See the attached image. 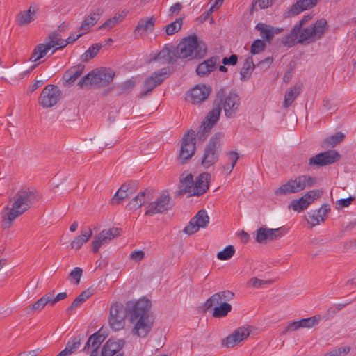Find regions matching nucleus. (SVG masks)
Here are the masks:
<instances>
[{
  "mask_svg": "<svg viewBox=\"0 0 356 356\" xmlns=\"http://www.w3.org/2000/svg\"><path fill=\"white\" fill-rule=\"evenodd\" d=\"M151 307V301L145 298L126 303L127 317L134 324L131 331L133 334L146 337L152 330L154 320L149 315Z\"/></svg>",
  "mask_w": 356,
  "mask_h": 356,
  "instance_id": "f257e3e1",
  "label": "nucleus"
},
{
  "mask_svg": "<svg viewBox=\"0 0 356 356\" xmlns=\"http://www.w3.org/2000/svg\"><path fill=\"white\" fill-rule=\"evenodd\" d=\"M41 198V195L34 188L24 187L15 194L13 197V203L10 208L6 206L2 212V227L9 228L13 221L29 210L33 204Z\"/></svg>",
  "mask_w": 356,
  "mask_h": 356,
  "instance_id": "f03ea898",
  "label": "nucleus"
},
{
  "mask_svg": "<svg viewBox=\"0 0 356 356\" xmlns=\"http://www.w3.org/2000/svg\"><path fill=\"white\" fill-rule=\"evenodd\" d=\"M175 49L178 58H185L189 56L201 58L204 56L207 50L205 44L200 42L195 35L184 38Z\"/></svg>",
  "mask_w": 356,
  "mask_h": 356,
  "instance_id": "7ed1b4c3",
  "label": "nucleus"
},
{
  "mask_svg": "<svg viewBox=\"0 0 356 356\" xmlns=\"http://www.w3.org/2000/svg\"><path fill=\"white\" fill-rule=\"evenodd\" d=\"M115 76V72L108 67L96 68L83 76L78 82L80 88H89L92 86L104 87L111 83Z\"/></svg>",
  "mask_w": 356,
  "mask_h": 356,
  "instance_id": "20e7f679",
  "label": "nucleus"
},
{
  "mask_svg": "<svg viewBox=\"0 0 356 356\" xmlns=\"http://www.w3.org/2000/svg\"><path fill=\"white\" fill-rule=\"evenodd\" d=\"M223 138L224 134L218 132L210 138L206 145L201 161V164L204 168H209L218 162Z\"/></svg>",
  "mask_w": 356,
  "mask_h": 356,
  "instance_id": "39448f33",
  "label": "nucleus"
},
{
  "mask_svg": "<svg viewBox=\"0 0 356 356\" xmlns=\"http://www.w3.org/2000/svg\"><path fill=\"white\" fill-rule=\"evenodd\" d=\"M316 183L315 177L309 175H299L289 180L286 184L277 188L274 193L276 195H286L298 193L306 188H311Z\"/></svg>",
  "mask_w": 356,
  "mask_h": 356,
  "instance_id": "423d86ee",
  "label": "nucleus"
},
{
  "mask_svg": "<svg viewBox=\"0 0 356 356\" xmlns=\"http://www.w3.org/2000/svg\"><path fill=\"white\" fill-rule=\"evenodd\" d=\"M327 30V22L325 19L317 20L312 26L301 28L298 33V42L300 44H307L321 39Z\"/></svg>",
  "mask_w": 356,
  "mask_h": 356,
  "instance_id": "0eeeda50",
  "label": "nucleus"
},
{
  "mask_svg": "<svg viewBox=\"0 0 356 356\" xmlns=\"http://www.w3.org/2000/svg\"><path fill=\"white\" fill-rule=\"evenodd\" d=\"M196 150L195 132L193 129L185 133L182 138L178 161L184 164L194 155Z\"/></svg>",
  "mask_w": 356,
  "mask_h": 356,
  "instance_id": "6e6552de",
  "label": "nucleus"
},
{
  "mask_svg": "<svg viewBox=\"0 0 356 356\" xmlns=\"http://www.w3.org/2000/svg\"><path fill=\"white\" fill-rule=\"evenodd\" d=\"M62 92L56 85L46 86L39 97L38 102L44 108H51L61 99Z\"/></svg>",
  "mask_w": 356,
  "mask_h": 356,
  "instance_id": "1a4fd4ad",
  "label": "nucleus"
},
{
  "mask_svg": "<svg viewBox=\"0 0 356 356\" xmlns=\"http://www.w3.org/2000/svg\"><path fill=\"white\" fill-rule=\"evenodd\" d=\"M168 191H163L154 202H151L147 207L145 216H154L161 213L172 209V204Z\"/></svg>",
  "mask_w": 356,
  "mask_h": 356,
  "instance_id": "9d476101",
  "label": "nucleus"
},
{
  "mask_svg": "<svg viewBox=\"0 0 356 356\" xmlns=\"http://www.w3.org/2000/svg\"><path fill=\"white\" fill-rule=\"evenodd\" d=\"M170 74L169 67H163L156 72L145 80L143 84L144 90L140 93V97H145L149 92L152 91L156 86L161 85L163 81Z\"/></svg>",
  "mask_w": 356,
  "mask_h": 356,
  "instance_id": "9b49d317",
  "label": "nucleus"
},
{
  "mask_svg": "<svg viewBox=\"0 0 356 356\" xmlns=\"http://www.w3.org/2000/svg\"><path fill=\"white\" fill-rule=\"evenodd\" d=\"M126 316L127 317L126 308L124 309L121 303H114L110 309L108 322L111 327L115 331L122 330L125 324Z\"/></svg>",
  "mask_w": 356,
  "mask_h": 356,
  "instance_id": "f8f14e48",
  "label": "nucleus"
},
{
  "mask_svg": "<svg viewBox=\"0 0 356 356\" xmlns=\"http://www.w3.org/2000/svg\"><path fill=\"white\" fill-rule=\"evenodd\" d=\"M240 100V97L236 90H232L226 95L225 90L224 89L222 106L227 118H233L236 115L241 104Z\"/></svg>",
  "mask_w": 356,
  "mask_h": 356,
  "instance_id": "ddd939ff",
  "label": "nucleus"
},
{
  "mask_svg": "<svg viewBox=\"0 0 356 356\" xmlns=\"http://www.w3.org/2000/svg\"><path fill=\"white\" fill-rule=\"evenodd\" d=\"M121 228L112 227L108 229H104L95 236L92 242V250L96 253L99 251L102 245L108 243L111 240L121 235Z\"/></svg>",
  "mask_w": 356,
  "mask_h": 356,
  "instance_id": "4468645a",
  "label": "nucleus"
},
{
  "mask_svg": "<svg viewBox=\"0 0 356 356\" xmlns=\"http://www.w3.org/2000/svg\"><path fill=\"white\" fill-rule=\"evenodd\" d=\"M340 157V154L338 152L330 149L311 157L309 160V165L310 166L316 167L329 165L338 161Z\"/></svg>",
  "mask_w": 356,
  "mask_h": 356,
  "instance_id": "2eb2a0df",
  "label": "nucleus"
},
{
  "mask_svg": "<svg viewBox=\"0 0 356 356\" xmlns=\"http://www.w3.org/2000/svg\"><path fill=\"white\" fill-rule=\"evenodd\" d=\"M209 222V217L207 211L202 209L190 220L188 225L184 227L183 232L187 235L194 234L200 228L206 227Z\"/></svg>",
  "mask_w": 356,
  "mask_h": 356,
  "instance_id": "dca6fc26",
  "label": "nucleus"
},
{
  "mask_svg": "<svg viewBox=\"0 0 356 356\" xmlns=\"http://www.w3.org/2000/svg\"><path fill=\"white\" fill-rule=\"evenodd\" d=\"M224 88H220L216 93L213 104L214 108L208 113L206 117V124L213 127L218 121L222 108Z\"/></svg>",
  "mask_w": 356,
  "mask_h": 356,
  "instance_id": "f3484780",
  "label": "nucleus"
},
{
  "mask_svg": "<svg viewBox=\"0 0 356 356\" xmlns=\"http://www.w3.org/2000/svg\"><path fill=\"white\" fill-rule=\"evenodd\" d=\"M286 229L284 227L276 229L260 227L257 230L255 240L259 243H266L267 240L274 241L284 236Z\"/></svg>",
  "mask_w": 356,
  "mask_h": 356,
  "instance_id": "a211bd4d",
  "label": "nucleus"
},
{
  "mask_svg": "<svg viewBox=\"0 0 356 356\" xmlns=\"http://www.w3.org/2000/svg\"><path fill=\"white\" fill-rule=\"evenodd\" d=\"M211 90L210 86L196 85L189 91L188 97L193 104H198L208 98Z\"/></svg>",
  "mask_w": 356,
  "mask_h": 356,
  "instance_id": "6ab92c4d",
  "label": "nucleus"
},
{
  "mask_svg": "<svg viewBox=\"0 0 356 356\" xmlns=\"http://www.w3.org/2000/svg\"><path fill=\"white\" fill-rule=\"evenodd\" d=\"M318 0H298L284 13L285 18L296 16L304 10L310 9L318 3Z\"/></svg>",
  "mask_w": 356,
  "mask_h": 356,
  "instance_id": "aec40b11",
  "label": "nucleus"
},
{
  "mask_svg": "<svg viewBox=\"0 0 356 356\" xmlns=\"http://www.w3.org/2000/svg\"><path fill=\"white\" fill-rule=\"evenodd\" d=\"M250 335L247 328L238 327L233 333L222 339V344L227 348H233Z\"/></svg>",
  "mask_w": 356,
  "mask_h": 356,
  "instance_id": "412c9836",
  "label": "nucleus"
},
{
  "mask_svg": "<svg viewBox=\"0 0 356 356\" xmlns=\"http://www.w3.org/2000/svg\"><path fill=\"white\" fill-rule=\"evenodd\" d=\"M234 297V293L229 290L220 291L216 293L208 298L204 304V309L209 310L213 306L218 305L222 301H230Z\"/></svg>",
  "mask_w": 356,
  "mask_h": 356,
  "instance_id": "4be33fe9",
  "label": "nucleus"
},
{
  "mask_svg": "<svg viewBox=\"0 0 356 356\" xmlns=\"http://www.w3.org/2000/svg\"><path fill=\"white\" fill-rule=\"evenodd\" d=\"M194 179L191 173L184 172L179 177V184L177 193L178 195H184L193 192Z\"/></svg>",
  "mask_w": 356,
  "mask_h": 356,
  "instance_id": "5701e85b",
  "label": "nucleus"
},
{
  "mask_svg": "<svg viewBox=\"0 0 356 356\" xmlns=\"http://www.w3.org/2000/svg\"><path fill=\"white\" fill-rule=\"evenodd\" d=\"M255 29L259 31L260 36L264 42L270 43L275 34H279L282 28L274 27L265 23H258Z\"/></svg>",
  "mask_w": 356,
  "mask_h": 356,
  "instance_id": "b1692460",
  "label": "nucleus"
},
{
  "mask_svg": "<svg viewBox=\"0 0 356 356\" xmlns=\"http://www.w3.org/2000/svg\"><path fill=\"white\" fill-rule=\"evenodd\" d=\"M211 175L207 172L201 173L195 181H194L193 192L189 194V197L193 195L200 196L207 192L209 189V179Z\"/></svg>",
  "mask_w": 356,
  "mask_h": 356,
  "instance_id": "393cba45",
  "label": "nucleus"
},
{
  "mask_svg": "<svg viewBox=\"0 0 356 356\" xmlns=\"http://www.w3.org/2000/svg\"><path fill=\"white\" fill-rule=\"evenodd\" d=\"M124 343L122 339H109L102 347L101 356L114 355L123 348Z\"/></svg>",
  "mask_w": 356,
  "mask_h": 356,
  "instance_id": "a878e982",
  "label": "nucleus"
},
{
  "mask_svg": "<svg viewBox=\"0 0 356 356\" xmlns=\"http://www.w3.org/2000/svg\"><path fill=\"white\" fill-rule=\"evenodd\" d=\"M84 68L85 66L82 64H78L69 68L63 75V85L65 86H72L76 79L83 74Z\"/></svg>",
  "mask_w": 356,
  "mask_h": 356,
  "instance_id": "bb28decb",
  "label": "nucleus"
},
{
  "mask_svg": "<svg viewBox=\"0 0 356 356\" xmlns=\"http://www.w3.org/2000/svg\"><path fill=\"white\" fill-rule=\"evenodd\" d=\"M218 60L219 57L215 56L201 63L196 68L197 74L200 76H204L210 74L211 72L216 70V63Z\"/></svg>",
  "mask_w": 356,
  "mask_h": 356,
  "instance_id": "cd10ccee",
  "label": "nucleus"
},
{
  "mask_svg": "<svg viewBox=\"0 0 356 356\" xmlns=\"http://www.w3.org/2000/svg\"><path fill=\"white\" fill-rule=\"evenodd\" d=\"M151 192L147 189L141 191L131 199L127 207L129 210H136L146 204L148 200H151Z\"/></svg>",
  "mask_w": 356,
  "mask_h": 356,
  "instance_id": "c85d7f7f",
  "label": "nucleus"
},
{
  "mask_svg": "<svg viewBox=\"0 0 356 356\" xmlns=\"http://www.w3.org/2000/svg\"><path fill=\"white\" fill-rule=\"evenodd\" d=\"M177 57L176 49L173 46H165L154 60H163L167 63H174Z\"/></svg>",
  "mask_w": 356,
  "mask_h": 356,
  "instance_id": "c756f323",
  "label": "nucleus"
},
{
  "mask_svg": "<svg viewBox=\"0 0 356 356\" xmlns=\"http://www.w3.org/2000/svg\"><path fill=\"white\" fill-rule=\"evenodd\" d=\"M35 10L31 6L25 11H21L16 17V24L20 26H25L34 20Z\"/></svg>",
  "mask_w": 356,
  "mask_h": 356,
  "instance_id": "7c9ffc66",
  "label": "nucleus"
},
{
  "mask_svg": "<svg viewBox=\"0 0 356 356\" xmlns=\"http://www.w3.org/2000/svg\"><path fill=\"white\" fill-rule=\"evenodd\" d=\"M102 13L103 10L101 8L96 9L95 12L91 13L83 20L81 25L79 28V31H87L90 27L94 26L99 19Z\"/></svg>",
  "mask_w": 356,
  "mask_h": 356,
  "instance_id": "2f4dec72",
  "label": "nucleus"
},
{
  "mask_svg": "<svg viewBox=\"0 0 356 356\" xmlns=\"http://www.w3.org/2000/svg\"><path fill=\"white\" fill-rule=\"evenodd\" d=\"M92 235V229L89 227L87 228L86 230H82L81 234L80 236H76L72 242H71V248L73 249L79 250L81 247L86 243L88 241L90 237Z\"/></svg>",
  "mask_w": 356,
  "mask_h": 356,
  "instance_id": "473e14b6",
  "label": "nucleus"
},
{
  "mask_svg": "<svg viewBox=\"0 0 356 356\" xmlns=\"http://www.w3.org/2000/svg\"><path fill=\"white\" fill-rule=\"evenodd\" d=\"M302 90L301 84H296L293 88L286 92L283 106L284 108L289 107L294 102L296 98L299 95Z\"/></svg>",
  "mask_w": 356,
  "mask_h": 356,
  "instance_id": "72a5a7b5",
  "label": "nucleus"
},
{
  "mask_svg": "<svg viewBox=\"0 0 356 356\" xmlns=\"http://www.w3.org/2000/svg\"><path fill=\"white\" fill-rule=\"evenodd\" d=\"M127 12L123 10L121 13H116L113 17L108 19L103 24H102L99 29H111L115 27L118 23L121 22L127 16Z\"/></svg>",
  "mask_w": 356,
  "mask_h": 356,
  "instance_id": "f704fd0d",
  "label": "nucleus"
},
{
  "mask_svg": "<svg viewBox=\"0 0 356 356\" xmlns=\"http://www.w3.org/2000/svg\"><path fill=\"white\" fill-rule=\"evenodd\" d=\"M155 22L156 18L154 17L142 18L138 22V24L134 29V33H136L137 32H139L140 30H143L144 31H153Z\"/></svg>",
  "mask_w": 356,
  "mask_h": 356,
  "instance_id": "c9c22d12",
  "label": "nucleus"
},
{
  "mask_svg": "<svg viewBox=\"0 0 356 356\" xmlns=\"http://www.w3.org/2000/svg\"><path fill=\"white\" fill-rule=\"evenodd\" d=\"M255 67V65L253 63V60L252 57H248L244 64L243 67L240 71L241 80L245 81L249 79L251 76V74Z\"/></svg>",
  "mask_w": 356,
  "mask_h": 356,
  "instance_id": "e433bc0d",
  "label": "nucleus"
},
{
  "mask_svg": "<svg viewBox=\"0 0 356 356\" xmlns=\"http://www.w3.org/2000/svg\"><path fill=\"white\" fill-rule=\"evenodd\" d=\"M213 316L215 318H223L225 317L229 312L232 310V305L226 302H221L218 305L213 306Z\"/></svg>",
  "mask_w": 356,
  "mask_h": 356,
  "instance_id": "4c0bfd02",
  "label": "nucleus"
},
{
  "mask_svg": "<svg viewBox=\"0 0 356 356\" xmlns=\"http://www.w3.org/2000/svg\"><path fill=\"white\" fill-rule=\"evenodd\" d=\"M345 138V135L341 132H337L335 134L324 139L321 145L322 147H334L336 145L341 143Z\"/></svg>",
  "mask_w": 356,
  "mask_h": 356,
  "instance_id": "58836bf2",
  "label": "nucleus"
},
{
  "mask_svg": "<svg viewBox=\"0 0 356 356\" xmlns=\"http://www.w3.org/2000/svg\"><path fill=\"white\" fill-rule=\"evenodd\" d=\"M299 33H300V30H298L297 27L294 26L291 29L290 33L289 35H287L286 36H285L282 39V42L283 44L291 47L294 46L296 44L299 43L298 42V40L299 38V36H298Z\"/></svg>",
  "mask_w": 356,
  "mask_h": 356,
  "instance_id": "ea45409f",
  "label": "nucleus"
},
{
  "mask_svg": "<svg viewBox=\"0 0 356 356\" xmlns=\"http://www.w3.org/2000/svg\"><path fill=\"white\" fill-rule=\"evenodd\" d=\"M102 47V45L100 43H95L92 44L83 54L81 55V61L88 62L90 60L95 58Z\"/></svg>",
  "mask_w": 356,
  "mask_h": 356,
  "instance_id": "a19ab883",
  "label": "nucleus"
},
{
  "mask_svg": "<svg viewBox=\"0 0 356 356\" xmlns=\"http://www.w3.org/2000/svg\"><path fill=\"white\" fill-rule=\"evenodd\" d=\"M309 206V202H307L306 198L302 196L298 200H293L289 205V209H292L297 212H301L306 209Z\"/></svg>",
  "mask_w": 356,
  "mask_h": 356,
  "instance_id": "79ce46f5",
  "label": "nucleus"
},
{
  "mask_svg": "<svg viewBox=\"0 0 356 356\" xmlns=\"http://www.w3.org/2000/svg\"><path fill=\"white\" fill-rule=\"evenodd\" d=\"M117 140H118L115 137H113L111 134H106L97 140V144L101 149H104L106 147L110 148L115 145Z\"/></svg>",
  "mask_w": 356,
  "mask_h": 356,
  "instance_id": "37998d69",
  "label": "nucleus"
},
{
  "mask_svg": "<svg viewBox=\"0 0 356 356\" xmlns=\"http://www.w3.org/2000/svg\"><path fill=\"white\" fill-rule=\"evenodd\" d=\"M183 18L179 17L175 22H171L165 26V32L168 35H172L178 32L182 26Z\"/></svg>",
  "mask_w": 356,
  "mask_h": 356,
  "instance_id": "c03bdc74",
  "label": "nucleus"
},
{
  "mask_svg": "<svg viewBox=\"0 0 356 356\" xmlns=\"http://www.w3.org/2000/svg\"><path fill=\"white\" fill-rule=\"evenodd\" d=\"M321 320V316L316 315L307 318H302L299 321L301 328H311L318 324Z\"/></svg>",
  "mask_w": 356,
  "mask_h": 356,
  "instance_id": "a18cd8bd",
  "label": "nucleus"
},
{
  "mask_svg": "<svg viewBox=\"0 0 356 356\" xmlns=\"http://www.w3.org/2000/svg\"><path fill=\"white\" fill-rule=\"evenodd\" d=\"M49 301V298L44 295L33 304L29 306L28 309L34 312H40L48 304Z\"/></svg>",
  "mask_w": 356,
  "mask_h": 356,
  "instance_id": "49530a36",
  "label": "nucleus"
},
{
  "mask_svg": "<svg viewBox=\"0 0 356 356\" xmlns=\"http://www.w3.org/2000/svg\"><path fill=\"white\" fill-rule=\"evenodd\" d=\"M235 253V249L233 245H227L222 251L217 254V258L220 260H229Z\"/></svg>",
  "mask_w": 356,
  "mask_h": 356,
  "instance_id": "de8ad7c7",
  "label": "nucleus"
},
{
  "mask_svg": "<svg viewBox=\"0 0 356 356\" xmlns=\"http://www.w3.org/2000/svg\"><path fill=\"white\" fill-rule=\"evenodd\" d=\"M105 338V336L100 334V330L90 335V337H89V341H92V348L98 350L99 346L104 341Z\"/></svg>",
  "mask_w": 356,
  "mask_h": 356,
  "instance_id": "09e8293b",
  "label": "nucleus"
},
{
  "mask_svg": "<svg viewBox=\"0 0 356 356\" xmlns=\"http://www.w3.org/2000/svg\"><path fill=\"white\" fill-rule=\"evenodd\" d=\"M83 334H79L78 336L70 340L66 346L73 353H74L80 346L81 341L84 339Z\"/></svg>",
  "mask_w": 356,
  "mask_h": 356,
  "instance_id": "8fccbe9b",
  "label": "nucleus"
},
{
  "mask_svg": "<svg viewBox=\"0 0 356 356\" xmlns=\"http://www.w3.org/2000/svg\"><path fill=\"white\" fill-rule=\"evenodd\" d=\"M266 47V44L264 41L261 39H257L252 42L251 45L250 53L252 54H259L264 51Z\"/></svg>",
  "mask_w": 356,
  "mask_h": 356,
  "instance_id": "3c124183",
  "label": "nucleus"
},
{
  "mask_svg": "<svg viewBox=\"0 0 356 356\" xmlns=\"http://www.w3.org/2000/svg\"><path fill=\"white\" fill-rule=\"evenodd\" d=\"M58 36H59V34L57 31H54L49 35L47 38L49 41L47 42L46 44H44V46L47 48V50L49 51L55 46H60L61 42H59L56 40L58 39Z\"/></svg>",
  "mask_w": 356,
  "mask_h": 356,
  "instance_id": "603ef678",
  "label": "nucleus"
},
{
  "mask_svg": "<svg viewBox=\"0 0 356 356\" xmlns=\"http://www.w3.org/2000/svg\"><path fill=\"white\" fill-rule=\"evenodd\" d=\"M307 215L308 218H307V220L309 223L312 225V227L319 224L320 222L324 221V218L321 217V215L318 214L317 210L309 212Z\"/></svg>",
  "mask_w": 356,
  "mask_h": 356,
  "instance_id": "864d4df0",
  "label": "nucleus"
},
{
  "mask_svg": "<svg viewBox=\"0 0 356 356\" xmlns=\"http://www.w3.org/2000/svg\"><path fill=\"white\" fill-rule=\"evenodd\" d=\"M260 9H264L271 6L273 4V0H253L250 13H252L254 10H257V5Z\"/></svg>",
  "mask_w": 356,
  "mask_h": 356,
  "instance_id": "5fc2aeb1",
  "label": "nucleus"
},
{
  "mask_svg": "<svg viewBox=\"0 0 356 356\" xmlns=\"http://www.w3.org/2000/svg\"><path fill=\"white\" fill-rule=\"evenodd\" d=\"M211 127L206 124V122H202L200 130L195 135L199 140H204L211 130Z\"/></svg>",
  "mask_w": 356,
  "mask_h": 356,
  "instance_id": "6e6d98bb",
  "label": "nucleus"
},
{
  "mask_svg": "<svg viewBox=\"0 0 356 356\" xmlns=\"http://www.w3.org/2000/svg\"><path fill=\"white\" fill-rule=\"evenodd\" d=\"M133 193H131V191H121V193H120V191H118L112 198V204H119L122 200L129 197Z\"/></svg>",
  "mask_w": 356,
  "mask_h": 356,
  "instance_id": "4d7b16f0",
  "label": "nucleus"
},
{
  "mask_svg": "<svg viewBox=\"0 0 356 356\" xmlns=\"http://www.w3.org/2000/svg\"><path fill=\"white\" fill-rule=\"evenodd\" d=\"M83 35V33H79L78 35H75L74 33H71L65 40H62L60 46L55 48L54 50L52 51V54H54L56 50L63 49L67 44L74 42V41L78 40Z\"/></svg>",
  "mask_w": 356,
  "mask_h": 356,
  "instance_id": "13d9d810",
  "label": "nucleus"
},
{
  "mask_svg": "<svg viewBox=\"0 0 356 356\" xmlns=\"http://www.w3.org/2000/svg\"><path fill=\"white\" fill-rule=\"evenodd\" d=\"M322 194V191L320 190H312L307 192L303 197L306 198L307 202H309V205L317 198H318Z\"/></svg>",
  "mask_w": 356,
  "mask_h": 356,
  "instance_id": "bf43d9fd",
  "label": "nucleus"
},
{
  "mask_svg": "<svg viewBox=\"0 0 356 356\" xmlns=\"http://www.w3.org/2000/svg\"><path fill=\"white\" fill-rule=\"evenodd\" d=\"M136 86V82L134 79H129L119 86L120 93H127L130 92Z\"/></svg>",
  "mask_w": 356,
  "mask_h": 356,
  "instance_id": "052dcab7",
  "label": "nucleus"
},
{
  "mask_svg": "<svg viewBox=\"0 0 356 356\" xmlns=\"http://www.w3.org/2000/svg\"><path fill=\"white\" fill-rule=\"evenodd\" d=\"M83 270L79 267L74 268L69 274V279L74 280L76 284H79L80 282L81 277L82 276Z\"/></svg>",
  "mask_w": 356,
  "mask_h": 356,
  "instance_id": "680f3d73",
  "label": "nucleus"
},
{
  "mask_svg": "<svg viewBox=\"0 0 356 356\" xmlns=\"http://www.w3.org/2000/svg\"><path fill=\"white\" fill-rule=\"evenodd\" d=\"M272 283L273 280H263L257 277H252L248 282V284L255 289L260 288L264 284H270Z\"/></svg>",
  "mask_w": 356,
  "mask_h": 356,
  "instance_id": "e2e57ef3",
  "label": "nucleus"
},
{
  "mask_svg": "<svg viewBox=\"0 0 356 356\" xmlns=\"http://www.w3.org/2000/svg\"><path fill=\"white\" fill-rule=\"evenodd\" d=\"M355 199V197L353 196H349L344 199H340L337 201L336 207L337 209H340L343 207H348Z\"/></svg>",
  "mask_w": 356,
  "mask_h": 356,
  "instance_id": "0e129e2a",
  "label": "nucleus"
},
{
  "mask_svg": "<svg viewBox=\"0 0 356 356\" xmlns=\"http://www.w3.org/2000/svg\"><path fill=\"white\" fill-rule=\"evenodd\" d=\"M301 328L298 321L291 322L282 331V334H285L289 332H294Z\"/></svg>",
  "mask_w": 356,
  "mask_h": 356,
  "instance_id": "69168bd1",
  "label": "nucleus"
},
{
  "mask_svg": "<svg viewBox=\"0 0 356 356\" xmlns=\"http://www.w3.org/2000/svg\"><path fill=\"white\" fill-rule=\"evenodd\" d=\"M238 62V56L232 54L229 57H225L222 59V63L225 65H236Z\"/></svg>",
  "mask_w": 356,
  "mask_h": 356,
  "instance_id": "338daca9",
  "label": "nucleus"
},
{
  "mask_svg": "<svg viewBox=\"0 0 356 356\" xmlns=\"http://www.w3.org/2000/svg\"><path fill=\"white\" fill-rule=\"evenodd\" d=\"M145 257V253L142 250H135L132 252L130 254V259L139 262L141 260L143 259Z\"/></svg>",
  "mask_w": 356,
  "mask_h": 356,
  "instance_id": "774afa93",
  "label": "nucleus"
}]
</instances>
